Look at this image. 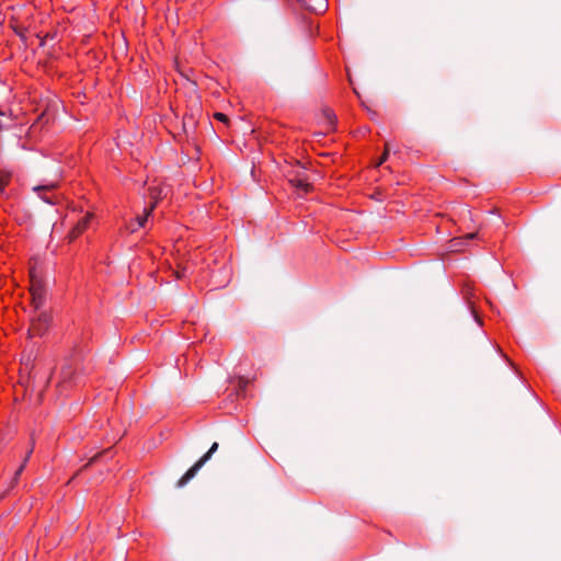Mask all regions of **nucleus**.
<instances>
[{
	"label": "nucleus",
	"mask_w": 561,
	"mask_h": 561,
	"mask_svg": "<svg viewBox=\"0 0 561 561\" xmlns=\"http://www.w3.org/2000/svg\"><path fill=\"white\" fill-rule=\"evenodd\" d=\"M214 117H215L216 119H218L219 122H222V123H225V124H228V123H229V118H228V116H227L226 114H224V113H219V112H217V113H215V114H214Z\"/></svg>",
	"instance_id": "16"
},
{
	"label": "nucleus",
	"mask_w": 561,
	"mask_h": 561,
	"mask_svg": "<svg viewBox=\"0 0 561 561\" xmlns=\"http://www.w3.org/2000/svg\"><path fill=\"white\" fill-rule=\"evenodd\" d=\"M156 204H152L149 209H147L145 211V214L142 216H138L137 217V224L139 227H142L145 225V222L147 221V218L148 216L150 215V213L152 211V209L154 208Z\"/></svg>",
	"instance_id": "11"
},
{
	"label": "nucleus",
	"mask_w": 561,
	"mask_h": 561,
	"mask_svg": "<svg viewBox=\"0 0 561 561\" xmlns=\"http://www.w3.org/2000/svg\"><path fill=\"white\" fill-rule=\"evenodd\" d=\"M46 293V287L35 268L30 270V294Z\"/></svg>",
	"instance_id": "5"
},
{
	"label": "nucleus",
	"mask_w": 561,
	"mask_h": 561,
	"mask_svg": "<svg viewBox=\"0 0 561 561\" xmlns=\"http://www.w3.org/2000/svg\"><path fill=\"white\" fill-rule=\"evenodd\" d=\"M12 178L11 172L0 170V196L7 197L5 187Z\"/></svg>",
	"instance_id": "10"
},
{
	"label": "nucleus",
	"mask_w": 561,
	"mask_h": 561,
	"mask_svg": "<svg viewBox=\"0 0 561 561\" xmlns=\"http://www.w3.org/2000/svg\"><path fill=\"white\" fill-rule=\"evenodd\" d=\"M91 217H92L91 214L85 215L72 228V230L68 234V239H69L70 242L73 241L75 239H77L88 228Z\"/></svg>",
	"instance_id": "7"
},
{
	"label": "nucleus",
	"mask_w": 561,
	"mask_h": 561,
	"mask_svg": "<svg viewBox=\"0 0 561 561\" xmlns=\"http://www.w3.org/2000/svg\"><path fill=\"white\" fill-rule=\"evenodd\" d=\"M73 379H75V368L72 367V364L69 360H67L61 366L59 381L57 383V387L60 389V391H62L64 389H66L68 387L69 383L72 382Z\"/></svg>",
	"instance_id": "3"
},
{
	"label": "nucleus",
	"mask_w": 561,
	"mask_h": 561,
	"mask_svg": "<svg viewBox=\"0 0 561 561\" xmlns=\"http://www.w3.org/2000/svg\"><path fill=\"white\" fill-rule=\"evenodd\" d=\"M388 156H389V147H388V145L386 144V146H385V151H383L382 156L379 158V160H378V162H377L376 167L381 165V164L387 160Z\"/></svg>",
	"instance_id": "15"
},
{
	"label": "nucleus",
	"mask_w": 561,
	"mask_h": 561,
	"mask_svg": "<svg viewBox=\"0 0 561 561\" xmlns=\"http://www.w3.org/2000/svg\"><path fill=\"white\" fill-rule=\"evenodd\" d=\"M324 114H325V118H327L329 125L334 126V124L336 123V117H335L334 113L330 110H327L324 112Z\"/></svg>",
	"instance_id": "14"
},
{
	"label": "nucleus",
	"mask_w": 561,
	"mask_h": 561,
	"mask_svg": "<svg viewBox=\"0 0 561 561\" xmlns=\"http://www.w3.org/2000/svg\"><path fill=\"white\" fill-rule=\"evenodd\" d=\"M289 183L301 193H308L312 188L307 178L299 172L289 180Z\"/></svg>",
	"instance_id": "8"
},
{
	"label": "nucleus",
	"mask_w": 561,
	"mask_h": 561,
	"mask_svg": "<svg viewBox=\"0 0 561 561\" xmlns=\"http://www.w3.org/2000/svg\"><path fill=\"white\" fill-rule=\"evenodd\" d=\"M50 321L51 317L46 310L36 311V316L33 317L28 329V335L31 337L44 335L49 328Z\"/></svg>",
	"instance_id": "2"
},
{
	"label": "nucleus",
	"mask_w": 561,
	"mask_h": 561,
	"mask_svg": "<svg viewBox=\"0 0 561 561\" xmlns=\"http://www.w3.org/2000/svg\"><path fill=\"white\" fill-rule=\"evenodd\" d=\"M218 443H213L208 451L202 456L176 482V488H183L191 479H193L198 470L210 459L214 453L218 449Z\"/></svg>",
	"instance_id": "1"
},
{
	"label": "nucleus",
	"mask_w": 561,
	"mask_h": 561,
	"mask_svg": "<svg viewBox=\"0 0 561 561\" xmlns=\"http://www.w3.org/2000/svg\"><path fill=\"white\" fill-rule=\"evenodd\" d=\"M23 470H24L23 466H20V467L18 468V470H16V471H15V473H14V477L12 478V480H11V482H10L9 488H11V489H12V488H14V486H15V484L18 483V480H19V478H20L21 473L23 472Z\"/></svg>",
	"instance_id": "13"
},
{
	"label": "nucleus",
	"mask_w": 561,
	"mask_h": 561,
	"mask_svg": "<svg viewBox=\"0 0 561 561\" xmlns=\"http://www.w3.org/2000/svg\"><path fill=\"white\" fill-rule=\"evenodd\" d=\"M302 8L316 14L324 13L328 9L327 0H298Z\"/></svg>",
	"instance_id": "4"
},
{
	"label": "nucleus",
	"mask_w": 561,
	"mask_h": 561,
	"mask_svg": "<svg viewBox=\"0 0 561 561\" xmlns=\"http://www.w3.org/2000/svg\"><path fill=\"white\" fill-rule=\"evenodd\" d=\"M34 445H35V440H34V437H32L30 448L26 451L25 457H23V461L21 463V466H23V468H25V466H26V463H27V461H28V459H30V457H31V455H32V453L34 450Z\"/></svg>",
	"instance_id": "12"
},
{
	"label": "nucleus",
	"mask_w": 561,
	"mask_h": 561,
	"mask_svg": "<svg viewBox=\"0 0 561 561\" xmlns=\"http://www.w3.org/2000/svg\"><path fill=\"white\" fill-rule=\"evenodd\" d=\"M32 306L35 311H44L43 307L46 301V293H37L31 295Z\"/></svg>",
	"instance_id": "9"
},
{
	"label": "nucleus",
	"mask_w": 561,
	"mask_h": 561,
	"mask_svg": "<svg viewBox=\"0 0 561 561\" xmlns=\"http://www.w3.org/2000/svg\"><path fill=\"white\" fill-rule=\"evenodd\" d=\"M3 440V438L0 436V443Z\"/></svg>",
	"instance_id": "20"
},
{
	"label": "nucleus",
	"mask_w": 561,
	"mask_h": 561,
	"mask_svg": "<svg viewBox=\"0 0 561 561\" xmlns=\"http://www.w3.org/2000/svg\"><path fill=\"white\" fill-rule=\"evenodd\" d=\"M55 188V184L47 185H38L33 188L34 192L39 193V197L47 204L54 205L58 203V198L56 195H47L48 192H51Z\"/></svg>",
	"instance_id": "6"
},
{
	"label": "nucleus",
	"mask_w": 561,
	"mask_h": 561,
	"mask_svg": "<svg viewBox=\"0 0 561 561\" xmlns=\"http://www.w3.org/2000/svg\"><path fill=\"white\" fill-rule=\"evenodd\" d=\"M188 121H190L188 123H187L186 121H184V122H183V129H184V131H185V133H187V127H188V125L194 126V121H193V118H192V117H190V118H188Z\"/></svg>",
	"instance_id": "17"
},
{
	"label": "nucleus",
	"mask_w": 561,
	"mask_h": 561,
	"mask_svg": "<svg viewBox=\"0 0 561 561\" xmlns=\"http://www.w3.org/2000/svg\"><path fill=\"white\" fill-rule=\"evenodd\" d=\"M7 128H8V125L2 119H0V130L7 129Z\"/></svg>",
	"instance_id": "18"
},
{
	"label": "nucleus",
	"mask_w": 561,
	"mask_h": 561,
	"mask_svg": "<svg viewBox=\"0 0 561 561\" xmlns=\"http://www.w3.org/2000/svg\"><path fill=\"white\" fill-rule=\"evenodd\" d=\"M476 237H477V232H472V233H468V234L466 236V239H469V240H470V239H474Z\"/></svg>",
	"instance_id": "19"
}]
</instances>
